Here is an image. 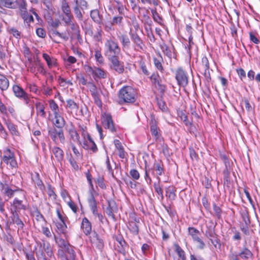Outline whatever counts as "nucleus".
Segmentation results:
<instances>
[{
    "mask_svg": "<svg viewBox=\"0 0 260 260\" xmlns=\"http://www.w3.org/2000/svg\"><path fill=\"white\" fill-rule=\"evenodd\" d=\"M188 232L189 235L191 236L194 242L200 238L199 236L200 232L196 229L194 228H189Z\"/></svg>",
    "mask_w": 260,
    "mask_h": 260,
    "instance_id": "nucleus-33",
    "label": "nucleus"
},
{
    "mask_svg": "<svg viewBox=\"0 0 260 260\" xmlns=\"http://www.w3.org/2000/svg\"><path fill=\"white\" fill-rule=\"evenodd\" d=\"M151 12L154 21L158 23L161 24L162 19L158 13L155 10H152Z\"/></svg>",
    "mask_w": 260,
    "mask_h": 260,
    "instance_id": "nucleus-44",
    "label": "nucleus"
},
{
    "mask_svg": "<svg viewBox=\"0 0 260 260\" xmlns=\"http://www.w3.org/2000/svg\"><path fill=\"white\" fill-rule=\"evenodd\" d=\"M61 8L64 14H69V13H71L70 7L67 0L61 1Z\"/></svg>",
    "mask_w": 260,
    "mask_h": 260,
    "instance_id": "nucleus-35",
    "label": "nucleus"
},
{
    "mask_svg": "<svg viewBox=\"0 0 260 260\" xmlns=\"http://www.w3.org/2000/svg\"><path fill=\"white\" fill-rule=\"evenodd\" d=\"M56 226L59 232L63 234L67 233V226L64 220L59 221L56 223Z\"/></svg>",
    "mask_w": 260,
    "mask_h": 260,
    "instance_id": "nucleus-28",
    "label": "nucleus"
},
{
    "mask_svg": "<svg viewBox=\"0 0 260 260\" xmlns=\"http://www.w3.org/2000/svg\"><path fill=\"white\" fill-rule=\"evenodd\" d=\"M52 35L53 36H57L59 38L63 39L64 40H67L68 39V37L65 35L60 33L57 30H54L53 31Z\"/></svg>",
    "mask_w": 260,
    "mask_h": 260,
    "instance_id": "nucleus-57",
    "label": "nucleus"
},
{
    "mask_svg": "<svg viewBox=\"0 0 260 260\" xmlns=\"http://www.w3.org/2000/svg\"><path fill=\"white\" fill-rule=\"evenodd\" d=\"M63 250L64 249H59L58 251V256L61 260H76V254L74 250L73 256L71 254H69L67 252H66V254L64 253Z\"/></svg>",
    "mask_w": 260,
    "mask_h": 260,
    "instance_id": "nucleus-16",
    "label": "nucleus"
},
{
    "mask_svg": "<svg viewBox=\"0 0 260 260\" xmlns=\"http://www.w3.org/2000/svg\"><path fill=\"white\" fill-rule=\"evenodd\" d=\"M49 106L51 110L53 111L54 115L59 114L58 106L54 101H50Z\"/></svg>",
    "mask_w": 260,
    "mask_h": 260,
    "instance_id": "nucleus-40",
    "label": "nucleus"
},
{
    "mask_svg": "<svg viewBox=\"0 0 260 260\" xmlns=\"http://www.w3.org/2000/svg\"><path fill=\"white\" fill-rule=\"evenodd\" d=\"M157 179H158V182L155 183L154 184V189H155V191L158 194V195L160 196L161 199H162L164 198V196H163V194H162V187L160 185V179L158 176L157 177Z\"/></svg>",
    "mask_w": 260,
    "mask_h": 260,
    "instance_id": "nucleus-34",
    "label": "nucleus"
},
{
    "mask_svg": "<svg viewBox=\"0 0 260 260\" xmlns=\"http://www.w3.org/2000/svg\"><path fill=\"white\" fill-rule=\"evenodd\" d=\"M83 147L87 150L90 149L93 152H95L98 150L96 145L89 135H88L87 138L85 139Z\"/></svg>",
    "mask_w": 260,
    "mask_h": 260,
    "instance_id": "nucleus-12",
    "label": "nucleus"
},
{
    "mask_svg": "<svg viewBox=\"0 0 260 260\" xmlns=\"http://www.w3.org/2000/svg\"><path fill=\"white\" fill-rule=\"evenodd\" d=\"M98 196V193L94 190H89L87 198L88 203L91 210L94 215L98 216L100 220L102 219V215L98 213L97 202L95 198Z\"/></svg>",
    "mask_w": 260,
    "mask_h": 260,
    "instance_id": "nucleus-4",
    "label": "nucleus"
},
{
    "mask_svg": "<svg viewBox=\"0 0 260 260\" xmlns=\"http://www.w3.org/2000/svg\"><path fill=\"white\" fill-rule=\"evenodd\" d=\"M3 161L6 164L8 167L13 169L17 167V163L15 159V155L10 149L6 148L4 150Z\"/></svg>",
    "mask_w": 260,
    "mask_h": 260,
    "instance_id": "nucleus-5",
    "label": "nucleus"
},
{
    "mask_svg": "<svg viewBox=\"0 0 260 260\" xmlns=\"http://www.w3.org/2000/svg\"><path fill=\"white\" fill-rule=\"evenodd\" d=\"M231 34L233 37L236 38L237 36V30L236 27L234 25H232L230 27Z\"/></svg>",
    "mask_w": 260,
    "mask_h": 260,
    "instance_id": "nucleus-61",
    "label": "nucleus"
},
{
    "mask_svg": "<svg viewBox=\"0 0 260 260\" xmlns=\"http://www.w3.org/2000/svg\"><path fill=\"white\" fill-rule=\"evenodd\" d=\"M114 143L118 151L119 156L121 158H124L125 157V152L121 143L118 140H115Z\"/></svg>",
    "mask_w": 260,
    "mask_h": 260,
    "instance_id": "nucleus-19",
    "label": "nucleus"
},
{
    "mask_svg": "<svg viewBox=\"0 0 260 260\" xmlns=\"http://www.w3.org/2000/svg\"><path fill=\"white\" fill-rule=\"evenodd\" d=\"M105 55L113 65H121L122 53L117 42L112 38L107 39L105 43Z\"/></svg>",
    "mask_w": 260,
    "mask_h": 260,
    "instance_id": "nucleus-1",
    "label": "nucleus"
},
{
    "mask_svg": "<svg viewBox=\"0 0 260 260\" xmlns=\"http://www.w3.org/2000/svg\"><path fill=\"white\" fill-rule=\"evenodd\" d=\"M36 34L38 36L42 38H45L46 36V31L44 29L42 28H39L37 29Z\"/></svg>",
    "mask_w": 260,
    "mask_h": 260,
    "instance_id": "nucleus-50",
    "label": "nucleus"
},
{
    "mask_svg": "<svg viewBox=\"0 0 260 260\" xmlns=\"http://www.w3.org/2000/svg\"><path fill=\"white\" fill-rule=\"evenodd\" d=\"M136 92L131 86H125L119 92V99L125 103H134L135 101Z\"/></svg>",
    "mask_w": 260,
    "mask_h": 260,
    "instance_id": "nucleus-2",
    "label": "nucleus"
},
{
    "mask_svg": "<svg viewBox=\"0 0 260 260\" xmlns=\"http://www.w3.org/2000/svg\"><path fill=\"white\" fill-rule=\"evenodd\" d=\"M123 19V17L120 16H114L112 19V23L114 25H120L121 23L122 22V20Z\"/></svg>",
    "mask_w": 260,
    "mask_h": 260,
    "instance_id": "nucleus-45",
    "label": "nucleus"
},
{
    "mask_svg": "<svg viewBox=\"0 0 260 260\" xmlns=\"http://www.w3.org/2000/svg\"><path fill=\"white\" fill-rule=\"evenodd\" d=\"M6 125L7 126L8 128L9 129L10 132L13 136H19V132L17 129L16 125H15L14 124L6 121L5 122Z\"/></svg>",
    "mask_w": 260,
    "mask_h": 260,
    "instance_id": "nucleus-26",
    "label": "nucleus"
},
{
    "mask_svg": "<svg viewBox=\"0 0 260 260\" xmlns=\"http://www.w3.org/2000/svg\"><path fill=\"white\" fill-rule=\"evenodd\" d=\"M49 134L51 139L56 143L59 142L63 144L65 141V138L62 129L58 130L56 128L51 129L49 131Z\"/></svg>",
    "mask_w": 260,
    "mask_h": 260,
    "instance_id": "nucleus-6",
    "label": "nucleus"
},
{
    "mask_svg": "<svg viewBox=\"0 0 260 260\" xmlns=\"http://www.w3.org/2000/svg\"><path fill=\"white\" fill-rule=\"evenodd\" d=\"M65 121L62 117L60 114L54 115V119L53 120V124L56 127L61 129L64 125Z\"/></svg>",
    "mask_w": 260,
    "mask_h": 260,
    "instance_id": "nucleus-21",
    "label": "nucleus"
},
{
    "mask_svg": "<svg viewBox=\"0 0 260 260\" xmlns=\"http://www.w3.org/2000/svg\"><path fill=\"white\" fill-rule=\"evenodd\" d=\"M78 81L80 84H82V85H86L88 83H87L86 80L85 79V78L82 76L80 75L77 77Z\"/></svg>",
    "mask_w": 260,
    "mask_h": 260,
    "instance_id": "nucleus-63",
    "label": "nucleus"
},
{
    "mask_svg": "<svg viewBox=\"0 0 260 260\" xmlns=\"http://www.w3.org/2000/svg\"><path fill=\"white\" fill-rule=\"evenodd\" d=\"M73 19V16L72 13H69V14H64V16L62 18V20L66 25H68L72 22Z\"/></svg>",
    "mask_w": 260,
    "mask_h": 260,
    "instance_id": "nucleus-43",
    "label": "nucleus"
},
{
    "mask_svg": "<svg viewBox=\"0 0 260 260\" xmlns=\"http://www.w3.org/2000/svg\"><path fill=\"white\" fill-rule=\"evenodd\" d=\"M68 25L70 26L72 30L73 31L74 35L77 37V39H80L81 36L80 35V31L79 29V26L77 24H75L74 22H72L71 23L69 24Z\"/></svg>",
    "mask_w": 260,
    "mask_h": 260,
    "instance_id": "nucleus-31",
    "label": "nucleus"
},
{
    "mask_svg": "<svg viewBox=\"0 0 260 260\" xmlns=\"http://www.w3.org/2000/svg\"><path fill=\"white\" fill-rule=\"evenodd\" d=\"M163 173V168L160 163L155 162L153 166L152 173L157 176L162 175Z\"/></svg>",
    "mask_w": 260,
    "mask_h": 260,
    "instance_id": "nucleus-24",
    "label": "nucleus"
},
{
    "mask_svg": "<svg viewBox=\"0 0 260 260\" xmlns=\"http://www.w3.org/2000/svg\"><path fill=\"white\" fill-rule=\"evenodd\" d=\"M56 242L60 248L64 249L66 252L73 255V247L67 241L62 238H57Z\"/></svg>",
    "mask_w": 260,
    "mask_h": 260,
    "instance_id": "nucleus-11",
    "label": "nucleus"
},
{
    "mask_svg": "<svg viewBox=\"0 0 260 260\" xmlns=\"http://www.w3.org/2000/svg\"><path fill=\"white\" fill-rule=\"evenodd\" d=\"M61 196L66 202H68V201L70 200L69 195L67 191H61Z\"/></svg>",
    "mask_w": 260,
    "mask_h": 260,
    "instance_id": "nucleus-59",
    "label": "nucleus"
},
{
    "mask_svg": "<svg viewBox=\"0 0 260 260\" xmlns=\"http://www.w3.org/2000/svg\"><path fill=\"white\" fill-rule=\"evenodd\" d=\"M176 251L177 252L179 256L183 258L184 256V251L178 245H175Z\"/></svg>",
    "mask_w": 260,
    "mask_h": 260,
    "instance_id": "nucleus-55",
    "label": "nucleus"
},
{
    "mask_svg": "<svg viewBox=\"0 0 260 260\" xmlns=\"http://www.w3.org/2000/svg\"><path fill=\"white\" fill-rule=\"evenodd\" d=\"M71 138L74 142L79 141V136L74 128H71L69 131Z\"/></svg>",
    "mask_w": 260,
    "mask_h": 260,
    "instance_id": "nucleus-38",
    "label": "nucleus"
},
{
    "mask_svg": "<svg viewBox=\"0 0 260 260\" xmlns=\"http://www.w3.org/2000/svg\"><path fill=\"white\" fill-rule=\"evenodd\" d=\"M150 126L152 135L154 136L155 137V138H158L159 136V129L157 126L156 121L154 117L151 118V120L150 123Z\"/></svg>",
    "mask_w": 260,
    "mask_h": 260,
    "instance_id": "nucleus-18",
    "label": "nucleus"
},
{
    "mask_svg": "<svg viewBox=\"0 0 260 260\" xmlns=\"http://www.w3.org/2000/svg\"><path fill=\"white\" fill-rule=\"evenodd\" d=\"M58 80L60 85L62 86H66L68 85L72 84V83L70 81H66L65 79L61 77H59Z\"/></svg>",
    "mask_w": 260,
    "mask_h": 260,
    "instance_id": "nucleus-56",
    "label": "nucleus"
},
{
    "mask_svg": "<svg viewBox=\"0 0 260 260\" xmlns=\"http://www.w3.org/2000/svg\"><path fill=\"white\" fill-rule=\"evenodd\" d=\"M120 40L122 44V49L124 50L125 49H128L131 45L130 40L127 36L126 35H122L120 38Z\"/></svg>",
    "mask_w": 260,
    "mask_h": 260,
    "instance_id": "nucleus-29",
    "label": "nucleus"
},
{
    "mask_svg": "<svg viewBox=\"0 0 260 260\" xmlns=\"http://www.w3.org/2000/svg\"><path fill=\"white\" fill-rule=\"evenodd\" d=\"M252 255L251 252L247 248L244 249L240 253L239 256L241 258L245 259H248Z\"/></svg>",
    "mask_w": 260,
    "mask_h": 260,
    "instance_id": "nucleus-36",
    "label": "nucleus"
},
{
    "mask_svg": "<svg viewBox=\"0 0 260 260\" xmlns=\"http://www.w3.org/2000/svg\"><path fill=\"white\" fill-rule=\"evenodd\" d=\"M95 58L96 61L99 63H100V64L103 63L104 58L100 51H95Z\"/></svg>",
    "mask_w": 260,
    "mask_h": 260,
    "instance_id": "nucleus-47",
    "label": "nucleus"
},
{
    "mask_svg": "<svg viewBox=\"0 0 260 260\" xmlns=\"http://www.w3.org/2000/svg\"><path fill=\"white\" fill-rule=\"evenodd\" d=\"M18 9L19 14L24 20V22L29 23L31 22H34L33 16L29 15L27 11V3H23L22 4H20V6L18 7Z\"/></svg>",
    "mask_w": 260,
    "mask_h": 260,
    "instance_id": "nucleus-8",
    "label": "nucleus"
},
{
    "mask_svg": "<svg viewBox=\"0 0 260 260\" xmlns=\"http://www.w3.org/2000/svg\"><path fill=\"white\" fill-rule=\"evenodd\" d=\"M132 39L138 47L140 49H142V41L137 34H132Z\"/></svg>",
    "mask_w": 260,
    "mask_h": 260,
    "instance_id": "nucleus-39",
    "label": "nucleus"
},
{
    "mask_svg": "<svg viewBox=\"0 0 260 260\" xmlns=\"http://www.w3.org/2000/svg\"><path fill=\"white\" fill-rule=\"evenodd\" d=\"M87 86L89 88L92 96L98 94H100V93L102 92L101 90L97 89L96 86L91 82L88 83Z\"/></svg>",
    "mask_w": 260,
    "mask_h": 260,
    "instance_id": "nucleus-32",
    "label": "nucleus"
},
{
    "mask_svg": "<svg viewBox=\"0 0 260 260\" xmlns=\"http://www.w3.org/2000/svg\"><path fill=\"white\" fill-rule=\"evenodd\" d=\"M86 72L89 75H92L93 77L96 78H105L106 74L102 69L96 66H87Z\"/></svg>",
    "mask_w": 260,
    "mask_h": 260,
    "instance_id": "nucleus-7",
    "label": "nucleus"
},
{
    "mask_svg": "<svg viewBox=\"0 0 260 260\" xmlns=\"http://www.w3.org/2000/svg\"><path fill=\"white\" fill-rule=\"evenodd\" d=\"M166 196L171 200H174L175 199V189L173 187L166 188Z\"/></svg>",
    "mask_w": 260,
    "mask_h": 260,
    "instance_id": "nucleus-37",
    "label": "nucleus"
},
{
    "mask_svg": "<svg viewBox=\"0 0 260 260\" xmlns=\"http://www.w3.org/2000/svg\"><path fill=\"white\" fill-rule=\"evenodd\" d=\"M102 33L101 29H98L96 34L94 36V39L98 41H101L102 39Z\"/></svg>",
    "mask_w": 260,
    "mask_h": 260,
    "instance_id": "nucleus-51",
    "label": "nucleus"
},
{
    "mask_svg": "<svg viewBox=\"0 0 260 260\" xmlns=\"http://www.w3.org/2000/svg\"><path fill=\"white\" fill-rule=\"evenodd\" d=\"M130 175L135 180H138L140 178V174L138 171L135 169L131 170L129 172Z\"/></svg>",
    "mask_w": 260,
    "mask_h": 260,
    "instance_id": "nucleus-48",
    "label": "nucleus"
},
{
    "mask_svg": "<svg viewBox=\"0 0 260 260\" xmlns=\"http://www.w3.org/2000/svg\"><path fill=\"white\" fill-rule=\"evenodd\" d=\"M102 122L105 128L109 129L111 132L115 131L111 116L108 113H104L102 116Z\"/></svg>",
    "mask_w": 260,
    "mask_h": 260,
    "instance_id": "nucleus-9",
    "label": "nucleus"
},
{
    "mask_svg": "<svg viewBox=\"0 0 260 260\" xmlns=\"http://www.w3.org/2000/svg\"><path fill=\"white\" fill-rule=\"evenodd\" d=\"M0 132H1V135L2 137L6 139L8 137V134H7L6 131L5 130V129L4 128V127H3L2 124L1 123V122H0Z\"/></svg>",
    "mask_w": 260,
    "mask_h": 260,
    "instance_id": "nucleus-53",
    "label": "nucleus"
},
{
    "mask_svg": "<svg viewBox=\"0 0 260 260\" xmlns=\"http://www.w3.org/2000/svg\"><path fill=\"white\" fill-rule=\"evenodd\" d=\"M176 79L178 81V84L183 87H185L188 84V78L185 72L181 69L177 71Z\"/></svg>",
    "mask_w": 260,
    "mask_h": 260,
    "instance_id": "nucleus-10",
    "label": "nucleus"
},
{
    "mask_svg": "<svg viewBox=\"0 0 260 260\" xmlns=\"http://www.w3.org/2000/svg\"><path fill=\"white\" fill-rule=\"evenodd\" d=\"M9 31L10 33L12 34L14 37L18 38L20 37V32L19 31L15 28H11L9 29Z\"/></svg>",
    "mask_w": 260,
    "mask_h": 260,
    "instance_id": "nucleus-54",
    "label": "nucleus"
},
{
    "mask_svg": "<svg viewBox=\"0 0 260 260\" xmlns=\"http://www.w3.org/2000/svg\"><path fill=\"white\" fill-rule=\"evenodd\" d=\"M52 152L58 161L60 162L63 160V152L59 147H53L52 149Z\"/></svg>",
    "mask_w": 260,
    "mask_h": 260,
    "instance_id": "nucleus-17",
    "label": "nucleus"
},
{
    "mask_svg": "<svg viewBox=\"0 0 260 260\" xmlns=\"http://www.w3.org/2000/svg\"><path fill=\"white\" fill-rule=\"evenodd\" d=\"M13 89L16 96L22 98L27 102L28 99L27 95L22 88L17 85H14L13 86Z\"/></svg>",
    "mask_w": 260,
    "mask_h": 260,
    "instance_id": "nucleus-15",
    "label": "nucleus"
},
{
    "mask_svg": "<svg viewBox=\"0 0 260 260\" xmlns=\"http://www.w3.org/2000/svg\"><path fill=\"white\" fill-rule=\"evenodd\" d=\"M90 16L93 20L96 22L100 23L101 22V19L100 18L99 12L98 10H92L90 13Z\"/></svg>",
    "mask_w": 260,
    "mask_h": 260,
    "instance_id": "nucleus-41",
    "label": "nucleus"
},
{
    "mask_svg": "<svg viewBox=\"0 0 260 260\" xmlns=\"http://www.w3.org/2000/svg\"><path fill=\"white\" fill-rule=\"evenodd\" d=\"M9 85V82L7 78L0 74V89L2 90H5L8 89Z\"/></svg>",
    "mask_w": 260,
    "mask_h": 260,
    "instance_id": "nucleus-25",
    "label": "nucleus"
},
{
    "mask_svg": "<svg viewBox=\"0 0 260 260\" xmlns=\"http://www.w3.org/2000/svg\"><path fill=\"white\" fill-rule=\"evenodd\" d=\"M73 9L76 17L79 20H82L84 10L88 9V5L85 0H75Z\"/></svg>",
    "mask_w": 260,
    "mask_h": 260,
    "instance_id": "nucleus-3",
    "label": "nucleus"
},
{
    "mask_svg": "<svg viewBox=\"0 0 260 260\" xmlns=\"http://www.w3.org/2000/svg\"><path fill=\"white\" fill-rule=\"evenodd\" d=\"M12 219L14 223H16L19 228H22L24 226V224L22 220L19 218L18 213L16 211L13 212V216Z\"/></svg>",
    "mask_w": 260,
    "mask_h": 260,
    "instance_id": "nucleus-30",
    "label": "nucleus"
},
{
    "mask_svg": "<svg viewBox=\"0 0 260 260\" xmlns=\"http://www.w3.org/2000/svg\"><path fill=\"white\" fill-rule=\"evenodd\" d=\"M249 35H250V40L252 42H253L255 44H258L259 43L258 39L256 38V37L252 32H250Z\"/></svg>",
    "mask_w": 260,
    "mask_h": 260,
    "instance_id": "nucleus-64",
    "label": "nucleus"
},
{
    "mask_svg": "<svg viewBox=\"0 0 260 260\" xmlns=\"http://www.w3.org/2000/svg\"><path fill=\"white\" fill-rule=\"evenodd\" d=\"M37 113L38 115L43 117L45 116V112L43 105L39 104L37 106Z\"/></svg>",
    "mask_w": 260,
    "mask_h": 260,
    "instance_id": "nucleus-49",
    "label": "nucleus"
},
{
    "mask_svg": "<svg viewBox=\"0 0 260 260\" xmlns=\"http://www.w3.org/2000/svg\"><path fill=\"white\" fill-rule=\"evenodd\" d=\"M103 25L104 27L105 30L107 32H110L111 30H114V28L113 27L114 24L112 23V21H106L103 23Z\"/></svg>",
    "mask_w": 260,
    "mask_h": 260,
    "instance_id": "nucleus-42",
    "label": "nucleus"
},
{
    "mask_svg": "<svg viewBox=\"0 0 260 260\" xmlns=\"http://www.w3.org/2000/svg\"><path fill=\"white\" fill-rule=\"evenodd\" d=\"M0 190L9 198L12 197L17 191V190L13 189L7 184H4L2 182H0Z\"/></svg>",
    "mask_w": 260,
    "mask_h": 260,
    "instance_id": "nucleus-13",
    "label": "nucleus"
},
{
    "mask_svg": "<svg viewBox=\"0 0 260 260\" xmlns=\"http://www.w3.org/2000/svg\"><path fill=\"white\" fill-rule=\"evenodd\" d=\"M82 228L86 235L90 234L91 231V224L86 218H84L82 222Z\"/></svg>",
    "mask_w": 260,
    "mask_h": 260,
    "instance_id": "nucleus-20",
    "label": "nucleus"
},
{
    "mask_svg": "<svg viewBox=\"0 0 260 260\" xmlns=\"http://www.w3.org/2000/svg\"><path fill=\"white\" fill-rule=\"evenodd\" d=\"M43 58L46 61L47 65H54L55 60L54 59H51L49 55L47 54H43Z\"/></svg>",
    "mask_w": 260,
    "mask_h": 260,
    "instance_id": "nucleus-46",
    "label": "nucleus"
},
{
    "mask_svg": "<svg viewBox=\"0 0 260 260\" xmlns=\"http://www.w3.org/2000/svg\"><path fill=\"white\" fill-rule=\"evenodd\" d=\"M90 239L91 243L95 244L97 246H100L102 245L103 241L99 237V235L96 233H91L90 236Z\"/></svg>",
    "mask_w": 260,
    "mask_h": 260,
    "instance_id": "nucleus-22",
    "label": "nucleus"
},
{
    "mask_svg": "<svg viewBox=\"0 0 260 260\" xmlns=\"http://www.w3.org/2000/svg\"><path fill=\"white\" fill-rule=\"evenodd\" d=\"M194 242L198 243L197 247L198 248L201 249H203L204 248L205 244L200 238L198 240H196Z\"/></svg>",
    "mask_w": 260,
    "mask_h": 260,
    "instance_id": "nucleus-58",
    "label": "nucleus"
},
{
    "mask_svg": "<svg viewBox=\"0 0 260 260\" xmlns=\"http://www.w3.org/2000/svg\"><path fill=\"white\" fill-rule=\"evenodd\" d=\"M5 7L8 9H16L18 8V5L16 1L13 0H0V8Z\"/></svg>",
    "mask_w": 260,
    "mask_h": 260,
    "instance_id": "nucleus-14",
    "label": "nucleus"
},
{
    "mask_svg": "<svg viewBox=\"0 0 260 260\" xmlns=\"http://www.w3.org/2000/svg\"><path fill=\"white\" fill-rule=\"evenodd\" d=\"M42 233L47 237L50 238L51 237V233L49 229L47 227L42 228Z\"/></svg>",
    "mask_w": 260,
    "mask_h": 260,
    "instance_id": "nucleus-60",
    "label": "nucleus"
},
{
    "mask_svg": "<svg viewBox=\"0 0 260 260\" xmlns=\"http://www.w3.org/2000/svg\"><path fill=\"white\" fill-rule=\"evenodd\" d=\"M67 108L70 109V113L76 112L78 110V105L73 100L69 99L67 101Z\"/></svg>",
    "mask_w": 260,
    "mask_h": 260,
    "instance_id": "nucleus-23",
    "label": "nucleus"
},
{
    "mask_svg": "<svg viewBox=\"0 0 260 260\" xmlns=\"http://www.w3.org/2000/svg\"><path fill=\"white\" fill-rule=\"evenodd\" d=\"M179 116H180L181 119L185 123L186 125L189 124V122L188 121L187 116L182 112H180L179 113Z\"/></svg>",
    "mask_w": 260,
    "mask_h": 260,
    "instance_id": "nucleus-52",
    "label": "nucleus"
},
{
    "mask_svg": "<svg viewBox=\"0 0 260 260\" xmlns=\"http://www.w3.org/2000/svg\"><path fill=\"white\" fill-rule=\"evenodd\" d=\"M13 205L15 209V211H17L21 209H25L26 207L22 204V201L15 198L13 203Z\"/></svg>",
    "mask_w": 260,
    "mask_h": 260,
    "instance_id": "nucleus-27",
    "label": "nucleus"
},
{
    "mask_svg": "<svg viewBox=\"0 0 260 260\" xmlns=\"http://www.w3.org/2000/svg\"><path fill=\"white\" fill-rule=\"evenodd\" d=\"M210 240H211V243L215 246V247L217 248V247L220 246V244L219 243V241L216 237H215L213 238H210Z\"/></svg>",
    "mask_w": 260,
    "mask_h": 260,
    "instance_id": "nucleus-62",
    "label": "nucleus"
}]
</instances>
